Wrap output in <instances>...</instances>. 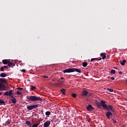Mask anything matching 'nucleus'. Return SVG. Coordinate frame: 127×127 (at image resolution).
<instances>
[{
    "label": "nucleus",
    "instance_id": "nucleus-1",
    "mask_svg": "<svg viewBox=\"0 0 127 127\" xmlns=\"http://www.w3.org/2000/svg\"><path fill=\"white\" fill-rule=\"evenodd\" d=\"M27 100L28 101H31V102H41L42 98L35 96H31L27 97Z\"/></svg>",
    "mask_w": 127,
    "mask_h": 127
},
{
    "label": "nucleus",
    "instance_id": "nucleus-2",
    "mask_svg": "<svg viewBox=\"0 0 127 127\" xmlns=\"http://www.w3.org/2000/svg\"><path fill=\"white\" fill-rule=\"evenodd\" d=\"M75 71L76 72H77L78 73H81V69H79L78 68H67L66 69H64L63 70V72L65 73H71L72 72H75Z\"/></svg>",
    "mask_w": 127,
    "mask_h": 127
},
{
    "label": "nucleus",
    "instance_id": "nucleus-3",
    "mask_svg": "<svg viewBox=\"0 0 127 127\" xmlns=\"http://www.w3.org/2000/svg\"><path fill=\"white\" fill-rule=\"evenodd\" d=\"M4 96H8L9 98L12 99H14V96H13V92H12V90H10L9 91H6L3 94Z\"/></svg>",
    "mask_w": 127,
    "mask_h": 127
},
{
    "label": "nucleus",
    "instance_id": "nucleus-4",
    "mask_svg": "<svg viewBox=\"0 0 127 127\" xmlns=\"http://www.w3.org/2000/svg\"><path fill=\"white\" fill-rule=\"evenodd\" d=\"M38 106H39V104H35L33 105L27 106V109L29 111H31L32 110H33V109H36V108H37Z\"/></svg>",
    "mask_w": 127,
    "mask_h": 127
},
{
    "label": "nucleus",
    "instance_id": "nucleus-5",
    "mask_svg": "<svg viewBox=\"0 0 127 127\" xmlns=\"http://www.w3.org/2000/svg\"><path fill=\"white\" fill-rule=\"evenodd\" d=\"M5 88H6V87L4 83H0V91H4V90H5Z\"/></svg>",
    "mask_w": 127,
    "mask_h": 127
},
{
    "label": "nucleus",
    "instance_id": "nucleus-6",
    "mask_svg": "<svg viewBox=\"0 0 127 127\" xmlns=\"http://www.w3.org/2000/svg\"><path fill=\"white\" fill-rule=\"evenodd\" d=\"M106 109H107V110L109 111V112H110V111H111V112L115 113V110H114V108L113 107V106H112V105L107 106V107H106Z\"/></svg>",
    "mask_w": 127,
    "mask_h": 127
},
{
    "label": "nucleus",
    "instance_id": "nucleus-7",
    "mask_svg": "<svg viewBox=\"0 0 127 127\" xmlns=\"http://www.w3.org/2000/svg\"><path fill=\"white\" fill-rule=\"evenodd\" d=\"M100 103H101V107H103L104 109H106V108H108V106L107 105V104H106V102L105 101L101 100L100 101Z\"/></svg>",
    "mask_w": 127,
    "mask_h": 127
},
{
    "label": "nucleus",
    "instance_id": "nucleus-8",
    "mask_svg": "<svg viewBox=\"0 0 127 127\" xmlns=\"http://www.w3.org/2000/svg\"><path fill=\"white\" fill-rule=\"evenodd\" d=\"M113 115V113H112V112L111 111H108L106 113V116L107 117V119L108 120H110L111 119V116Z\"/></svg>",
    "mask_w": 127,
    "mask_h": 127
},
{
    "label": "nucleus",
    "instance_id": "nucleus-9",
    "mask_svg": "<svg viewBox=\"0 0 127 127\" xmlns=\"http://www.w3.org/2000/svg\"><path fill=\"white\" fill-rule=\"evenodd\" d=\"M87 111H89V112H92V111H93V110H95V108L93 107H92V105H89L87 107Z\"/></svg>",
    "mask_w": 127,
    "mask_h": 127
},
{
    "label": "nucleus",
    "instance_id": "nucleus-10",
    "mask_svg": "<svg viewBox=\"0 0 127 127\" xmlns=\"http://www.w3.org/2000/svg\"><path fill=\"white\" fill-rule=\"evenodd\" d=\"M50 124H51V122H50V121H49V120L47 121L44 124V127H48L49 126H50Z\"/></svg>",
    "mask_w": 127,
    "mask_h": 127
},
{
    "label": "nucleus",
    "instance_id": "nucleus-11",
    "mask_svg": "<svg viewBox=\"0 0 127 127\" xmlns=\"http://www.w3.org/2000/svg\"><path fill=\"white\" fill-rule=\"evenodd\" d=\"M0 83H2V84H6V83H7L6 79L3 78H0Z\"/></svg>",
    "mask_w": 127,
    "mask_h": 127
},
{
    "label": "nucleus",
    "instance_id": "nucleus-12",
    "mask_svg": "<svg viewBox=\"0 0 127 127\" xmlns=\"http://www.w3.org/2000/svg\"><path fill=\"white\" fill-rule=\"evenodd\" d=\"M88 95V91L85 90H84L82 91V96L83 97H87Z\"/></svg>",
    "mask_w": 127,
    "mask_h": 127
},
{
    "label": "nucleus",
    "instance_id": "nucleus-13",
    "mask_svg": "<svg viewBox=\"0 0 127 127\" xmlns=\"http://www.w3.org/2000/svg\"><path fill=\"white\" fill-rule=\"evenodd\" d=\"M2 64H3V65H6L8 64V63H9V61L7 60H3L2 61Z\"/></svg>",
    "mask_w": 127,
    "mask_h": 127
},
{
    "label": "nucleus",
    "instance_id": "nucleus-14",
    "mask_svg": "<svg viewBox=\"0 0 127 127\" xmlns=\"http://www.w3.org/2000/svg\"><path fill=\"white\" fill-rule=\"evenodd\" d=\"M100 56H101V57H102V59H103V60H105V59H106V53H101V54H100Z\"/></svg>",
    "mask_w": 127,
    "mask_h": 127
},
{
    "label": "nucleus",
    "instance_id": "nucleus-15",
    "mask_svg": "<svg viewBox=\"0 0 127 127\" xmlns=\"http://www.w3.org/2000/svg\"><path fill=\"white\" fill-rule=\"evenodd\" d=\"M8 65V67H11V66H15V64H13L11 62H10V61H9V63L7 64Z\"/></svg>",
    "mask_w": 127,
    "mask_h": 127
},
{
    "label": "nucleus",
    "instance_id": "nucleus-16",
    "mask_svg": "<svg viewBox=\"0 0 127 127\" xmlns=\"http://www.w3.org/2000/svg\"><path fill=\"white\" fill-rule=\"evenodd\" d=\"M25 123L27 126H28L29 127H31V126H32V124H31V122H30V121H27Z\"/></svg>",
    "mask_w": 127,
    "mask_h": 127
},
{
    "label": "nucleus",
    "instance_id": "nucleus-17",
    "mask_svg": "<svg viewBox=\"0 0 127 127\" xmlns=\"http://www.w3.org/2000/svg\"><path fill=\"white\" fill-rule=\"evenodd\" d=\"M82 64L83 67H87V66L88 65V63L84 62L82 63Z\"/></svg>",
    "mask_w": 127,
    "mask_h": 127
},
{
    "label": "nucleus",
    "instance_id": "nucleus-18",
    "mask_svg": "<svg viewBox=\"0 0 127 127\" xmlns=\"http://www.w3.org/2000/svg\"><path fill=\"white\" fill-rule=\"evenodd\" d=\"M0 76L2 77V78H4V77H6V73L2 72L0 74Z\"/></svg>",
    "mask_w": 127,
    "mask_h": 127
},
{
    "label": "nucleus",
    "instance_id": "nucleus-19",
    "mask_svg": "<svg viewBox=\"0 0 127 127\" xmlns=\"http://www.w3.org/2000/svg\"><path fill=\"white\" fill-rule=\"evenodd\" d=\"M10 101L12 103V104H16V99L13 98L12 99H10Z\"/></svg>",
    "mask_w": 127,
    "mask_h": 127
},
{
    "label": "nucleus",
    "instance_id": "nucleus-20",
    "mask_svg": "<svg viewBox=\"0 0 127 127\" xmlns=\"http://www.w3.org/2000/svg\"><path fill=\"white\" fill-rule=\"evenodd\" d=\"M61 92L62 93L63 95H65V93L66 92V90L64 88H63L61 90Z\"/></svg>",
    "mask_w": 127,
    "mask_h": 127
},
{
    "label": "nucleus",
    "instance_id": "nucleus-21",
    "mask_svg": "<svg viewBox=\"0 0 127 127\" xmlns=\"http://www.w3.org/2000/svg\"><path fill=\"white\" fill-rule=\"evenodd\" d=\"M96 106L97 107L99 108V109H101V103L100 102H97L96 103Z\"/></svg>",
    "mask_w": 127,
    "mask_h": 127
},
{
    "label": "nucleus",
    "instance_id": "nucleus-22",
    "mask_svg": "<svg viewBox=\"0 0 127 127\" xmlns=\"http://www.w3.org/2000/svg\"><path fill=\"white\" fill-rule=\"evenodd\" d=\"M126 62H127V61H126L125 60H124L122 62V61H120V64H121L122 65V66H124V65H125V63H126Z\"/></svg>",
    "mask_w": 127,
    "mask_h": 127
},
{
    "label": "nucleus",
    "instance_id": "nucleus-23",
    "mask_svg": "<svg viewBox=\"0 0 127 127\" xmlns=\"http://www.w3.org/2000/svg\"><path fill=\"white\" fill-rule=\"evenodd\" d=\"M46 116H50L51 115V113L49 111H47L45 113Z\"/></svg>",
    "mask_w": 127,
    "mask_h": 127
},
{
    "label": "nucleus",
    "instance_id": "nucleus-24",
    "mask_svg": "<svg viewBox=\"0 0 127 127\" xmlns=\"http://www.w3.org/2000/svg\"><path fill=\"white\" fill-rule=\"evenodd\" d=\"M3 104H5V102L3 100L0 99V105H3Z\"/></svg>",
    "mask_w": 127,
    "mask_h": 127
},
{
    "label": "nucleus",
    "instance_id": "nucleus-25",
    "mask_svg": "<svg viewBox=\"0 0 127 127\" xmlns=\"http://www.w3.org/2000/svg\"><path fill=\"white\" fill-rule=\"evenodd\" d=\"M110 73H111V74H116V70H114V69H112V70H111Z\"/></svg>",
    "mask_w": 127,
    "mask_h": 127
},
{
    "label": "nucleus",
    "instance_id": "nucleus-26",
    "mask_svg": "<svg viewBox=\"0 0 127 127\" xmlns=\"http://www.w3.org/2000/svg\"><path fill=\"white\" fill-rule=\"evenodd\" d=\"M35 89H36V87L34 86H31L30 90H32V91H33L34 90H35Z\"/></svg>",
    "mask_w": 127,
    "mask_h": 127
},
{
    "label": "nucleus",
    "instance_id": "nucleus-27",
    "mask_svg": "<svg viewBox=\"0 0 127 127\" xmlns=\"http://www.w3.org/2000/svg\"><path fill=\"white\" fill-rule=\"evenodd\" d=\"M71 96L72 97V98H76L77 97V95L75 93H72Z\"/></svg>",
    "mask_w": 127,
    "mask_h": 127
},
{
    "label": "nucleus",
    "instance_id": "nucleus-28",
    "mask_svg": "<svg viewBox=\"0 0 127 127\" xmlns=\"http://www.w3.org/2000/svg\"><path fill=\"white\" fill-rule=\"evenodd\" d=\"M107 90L108 91H109V92H111V93L114 92V89L112 88H108Z\"/></svg>",
    "mask_w": 127,
    "mask_h": 127
},
{
    "label": "nucleus",
    "instance_id": "nucleus-29",
    "mask_svg": "<svg viewBox=\"0 0 127 127\" xmlns=\"http://www.w3.org/2000/svg\"><path fill=\"white\" fill-rule=\"evenodd\" d=\"M39 126V124H34L32 127H37Z\"/></svg>",
    "mask_w": 127,
    "mask_h": 127
},
{
    "label": "nucleus",
    "instance_id": "nucleus-30",
    "mask_svg": "<svg viewBox=\"0 0 127 127\" xmlns=\"http://www.w3.org/2000/svg\"><path fill=\"white\" fill-rule=\"evenodd\" d=\"M95 60H98V58H93V59H91L90 61L91 62H93V61H95Z\"/></svg>",
    "mask_w": 127,
    "mask_h": 127
},
{
    "label": "nucleus",
    "instance_id": "nucleus-31",
    "mask_svg": "<svg viewBox=\"0 0 127 127\" xmlns=\"http://www.w3.org/2000/svg\"><path fill=\"white\" fill-rule=\"evenodd\" d=\"M5 124L7 125H10V121L8 120L6 122Z\"/></svg>",
    "mask_w": 127,
    "mask_h": 127
},
{
    "label": "nucleus",
    "instance_id": "nucleus-32",
    "mask_svg": "<svg viewBox=\"0 0 127 127\" xmlns=\"http://www.w3.org/2000/svg\"><path fill=\"white\" fill-rule=\"evenodd\" d=\"M16 94H17V95H22V93L21 92H20L19 91H18V90L17 91Z\"/></svg>",
    "mask_w": 127,
    "mask_h": 127
},
{
    "label": "nucleus",
    "instance_id": "nucleus-33",
    "mask_svg": "<svg viewBox=\"0 0 127 127\" xmlns=\"http://www.w3.org/2000/svg\"><path fill=\"white\" fill-rule=\"evenodd\" d=\"M3 70H4V68L3 67V66H2L0 67V71H3Z\"/></svg>",
    "mask_w": 127,
    "mask_h": 127
},
{
    "label": "nucleus",
    "instance_id": "nucleus-34",
    "mask_svg": "<svg viewBox=\"0 0 127 127\" xmlns=\"http://www.w3.org/2000/svg\"><path fill=\"white\" fill-rule=\"evenodd\" d=\"M21 72H23V73H25L26 72V70L25 69L21 70Z\"/></svg>",
    "mask_w": 127,
    "mask_h": 127
},
{
    "label": "nucleus",
    "instance_id": "nucleus-35",
    "mask_svg": "<svg viewBox=\"0 0 127 127\" xmlns=\"http://www.w3.org/2000/svg\"><path fill=\"white\" fill-rule=\"evenodd\" d=\"M3 67L4 69H7L8 68V66L6 65H4Z\"/></svg>",
    "mask_w": 127,
    "mask_h": 127
},
{
    "label": "nucleus",
    "instance_id": "nucleus-36",
    "mask_svg": "<svg viewBox=\"0 0 127 127\" xmlns=\"http://www.w3.org/2000/svg\"><path fill=\"white\" fill-rule=\"evenodd\" d=\"M112 121H113V123H114V124L117 123V121L115 120V119H113Z\"/></svg>",
    "mask_w": 127,
    "mask_h": 127
},
{
    "label": "nucleus",
    "instance_id": "nucleus-37",
    "mask_svg": "<svg viewBox=\"0 0 127 127\" xmlns=\"http://www.w3.org/2000/svg\"><path fill=\"white\" fill-rule=\"evenodd\" d=\"M17 89L18 90H20L21 91V90H22L23 88H17Z\"/></svg>",
    "mask_w": 127,
    "mask_h": 127
},
{
    "label": "nucleus",
    "instance_id": "nucleus-38",
    "mask_svg": "<svg viewBox=\"0 0 127 127\" xmlns=\"http://www.w3.org/2000/svg\"><path fill=\"white\" fill-rule=\"evenodd\" d=\"M49 77L48 76H43V78H49Z\"/></svg>",
    "mask_w": 127,
    "mask_h": 127
},
{
    "label": "nucleus",
    "instance_id": "nucleus-39",
    "mask_svg": "<svg viewBox=\"0 0 127 127\" xmlns=\"http://www.w3.org/2000/svg\"><path fill=\"white\" fill-rule=\"evenodd\" d=\"M119 74H121V75H123V72L122 71H119Z\"/></svg>",
    "mask_w": 127,
    "mask_h": 127
},
{
    "label": "nucleus",
    "instance_id": "nucleus-40",
    "mask_svg": "<svg viewBox=\"0 0 127 127\" xmlns=\"http://www.w3.org/2000/svg\"><path fill=\"white\" fill-rule=\"evenodd\" d=\"M111 80H115V77H112L111 78Z\"/></svg>",
    "mask_w": 127,
    "mask_h": 127
},
{
    "label": "nucleus",
    "instance_id": "nucleus-41",
    "mask_svg": "<svg viewBox=\"0 0 127 127\" xmlns=\"http://www.w3.org/2000/svg\"><path fill=\"white\" fill-rule=\"evenodd\" d=\"M60 82L62 84H63V83H64V81H61Z\"/></svg>",
    "mask_w": 127,
    "mask_h": 127
},
{
    "label": "nucleus",
    "instance_id": "nucleus-42",
    "mask_svg": "<svg viewBox=\"0 0 127 127\" xmlns=\"http://www.w3.org/2000/svg\"><path fill=\"white\" fill-rule=\"evenodd\" d=\"M97 60H99V61H100V60H102V58H100L99 59H98Z\"/></svg>",
    "mask_w": 127,
    "mask_h": 127
},
{
    "label": "nucleus",
    "instance_id": "nucleus-43",
    "mask_svg": "<svg viewBox=\"0 0 127 127\" xmlns=\"http://www.w3.org/2000/svg\"><path fill=\"white\" fill-rule=\"evenodd\" d=\"M114 69H116V70H118L119 68H118V67H114Z\"/></svg>",
    "mask_w": 127,
    "mask_h": 127
},
{
    "label": "nucleus",
    "instance_id": "nucleus-44",
    "mask_svg": "<svg viewBox=\"0 0 127 127\" xmlns=\"http://www.w3.org/2000/svg\"><path fill=\"white\" fill-rule=\"evenodd\" d=\"M61 80H63L64 79V77H61Z\"/></svg>",
    "mask_w": 127,
    "mask_h": 127
},
{
    "label": "nucleus",
    "instance_id": "nucleus-45",
    "mask_svg": "<svg viewBox=\"0 0 127 127\" xmlns=\"http://www.w3.org/2000/svg\"><path fill=\"white\" fill-rule=\"evenodd\" d=\"M2 94L1 92H0V96H1Z\"/></svg>",
    "mask_w": 127,
    "mask_h": 127
},
{
    "label": "nucleus",
    "instance_id": "nucleus-46",
    "mask_svg": "<svg viewBox=\"0 0 127 127\" xmlns=\"http://www.w3.org/2000/svg\"><path fill=\"white\" fill-rule=\"evenodd\" d=\"M126 81L127 82V79H126Z\"/></svg>",
    "mask_w": 127,
    "mask_h": 127
}]
</instances>
